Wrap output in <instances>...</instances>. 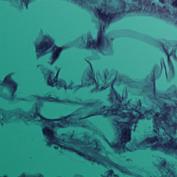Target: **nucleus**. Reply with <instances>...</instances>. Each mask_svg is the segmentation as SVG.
<instances>
[{
    "mask_svg": "<svg viewBox=\"0 0 177 177\" xmlns=\"http://www.w3.org/2000/svg\"><path fill=\"white\" fill-rule=\"evenodd\" d=\"M39 119L37 121H41L44 122V128L43 129V133L45 136H48L50 139H53L55 138V134L53 133V129L55 127H59V128H66L67 124L61 122L60 121L50 120L44 118L41 115H37Z\"/></svg>",
    "mask_w": 177,
    "mask_h": 177,
    "instance_id": "obj_1",
    "label": "nucleus"
},
{
    "mask_svg": "<svg viewBox=\"0 0 177 177\" xmlns=\"http://www.w3.org/2000/svg\"><path fill=\"white\" fill-rule=\"evenodd\" d=\"M124 129L122 130V133L124 142H129L131 140V127L132 125L124 124Z\"/></svg>",
    "mask_w": 177,
    "mask_h": 177,
    "instance_id": "obj_2",
    "label": "nucleus"
},
{
    "mask_svg": "<svg viewBox=\"0 0 177 177\" xmlns=\"http://www.w3.org/2000/svg\"><path fill=\"white\" fill-rule=\"evenodd\" d=\"M52 43L48 44H41L40 46H36V52L37 53H41V55H44V53H46V50L48 49H50L52 48Z\"/></svg>",
    "mask_w": 177,
    "mask_h": 177,
    "instance_id": "obj_3",
    "label": "nucleus"
},
{
    "mask_svg": "<svg viewBox=\"0 0 177 177\" xmlns=\"http://www.w3.org/2000/svg\"><path fill=\"white\" fill-rule=\"evenodd\" d=\"M53 57L55 59H57V57L59 56V54L60 52H62V48L57 47V46H53Z\"/></svg>",
    "mask_w": 177,
    "mask_h": 177,
    "instance_id": "obj_4",
    "label": "nucleus"
},
{
    "mask_svg": "<svg viewBox=\"0 0 177 177\" xmlns=\"http://www.w3.org/2000/svg\"><path fill=\"white\" fill-rule=\"evenodd\" d=\"M48 84L50 86H56V85H57V75L53 80H52V76H50L48 80Z\"/></svg>",
    "mask_w": 177,
    "mask_h": 177,
    "instance_id": "obj_5",
    "label": "nucleus"
},
{
    "mask_svg": "<svg viewBox=\"0 0 177 177\" xmlns=\"http://www.w3.org/2000/svg\"><path fill=\"white\" fill-rule=\"evenodd\" d=\"M4 84H10V75L7 76L4 80Z\"/></svg>",
    "mask_w": 177,
    "mask_h": 177,
    "instance_id": "obj_6",
    "label": "nucleus"
},
{
    "mask_svg": "<svg viewBox=\"0 0 177 177\" xmlns=\"http://www.w3.org/2000/svg\"><path fill=\"white\" fill-rule=\"evenodd\" d=\"M173 6H176L177 8V1L173 3Z\"/></svg>",
    "mask_w": 177,
    "mask_h": 177,
    "instance_id": "obj_7",
    "label": "nucleus"
},
{
    "mask_svg": "<svg viewBox=\"0 0 177 177\" xmlns=\"http://www.w3.org/2000/svg\"><path fill=\"white\" fill-rule=\"evenodd\" d=\"M148 142H149V143H153L152 142H151V140H148Z\"/></svg>",
    "mask_w": 177,
    "mask_h": 177,
    "instance_id": "obj_8",
    "label": "nucleus"
},
{
    "mask_svg": "<svg viewBox=\"0 0 177 177\" xmlns=\"http://www.w3.org/2000/svg\"><path fill=\"white\" fill-rule=\"evenodd\" d=\"M14 86L15 88H16V83H14Z\"/></svg>",
    "mask_w": 177,
    "mask_h": 177,
    "instance_id": "obj_9",
    "label": "nucleus"
},
{
    "mask_svg": "<svg viewBox=\"0 0 177 177\" xmlns=\"http://www.w3.org/2000/svg\"><path fill=\"white\" fill-rule=\"evenodd\" d=\"M168 61L169 62V56L168 57Z\"/></svg>",
    "mask_w": 177,
    "mask_h": 177,
    "instance_id": "obj_10",
    "label": "nucleus"
},
{
    "mask_svg": "<svg viewBox=\"0 0 177 177\" xmlns=\"http://www.w3.org/2000/svg\"><path fill=\"white\" fill-rule=\"evenodd\" d=\"M145 147H149V146L146 145Z\"/></svg>",
    "mask_w": 177,
    "mask_h": 177,
    "instance_id": "obj_11",
    "label": "nucleus"
},
{
    "mask_svg": "<svg viewBox=\"0 0 177 177\" xmlns=\"http://www.w3.org/2000/svg\"><path fill=\"white\" fill-rule=\"evenodd\" d=\"M58 146H62V145H58Z\"/></svg>",
    "mask_w": 177,
    "mask_h": 177,
    "instance_id": "obj_12",
    "label": "nucleus"
}]
</instances>
